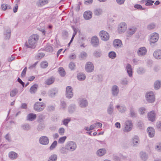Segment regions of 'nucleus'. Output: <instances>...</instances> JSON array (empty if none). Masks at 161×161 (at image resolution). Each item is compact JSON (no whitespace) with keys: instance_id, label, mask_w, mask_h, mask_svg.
<instances>
[{"instance_id":"obj_1","label":"nucleus","mask_w":161,"mask_h":161,"mask_svg":"<svg viewBox=\"0 0 161 161\" xmlns=\"http://www.w3.org/2000/svg\"><path fill=\"white\" fill-rule=\"evenodd\" d=\"M39 39V36L37 34H33L29 38L27 41L25 43L27 48L34 49L36 47Z\"/></svg>"},{"instance_id":"obj_2","label":"nucleus","mask_w":161,"mask_h":161,"mask_svg":"<svg viewBox=\"0 0 161 161\" xmlns=\"http://www.w3.org/2000/svg\"><path fill=\"white\" fill-rule=\"evenodd\" d=\"M46 107V104L43 102H37L34 105V109L37 112L42 111Z\"/></svg>"},{"instance_id":"obj_3","label":"nucleus","mask_w":161,"mask_h":161,"mask_svg":"<svg viewBox=\"0 0 161 161\" xmlns=\"http://www.w3.org/2000/svg\"><path fill=\"white\" fill-rule=\"evenodd\" d=\"M145 97L146 100L149 103H153L155 101V96L153 92H147L145 94Z\"/></svg>"},{"instance_id":"obj_4","label":"nucleus","mask_w":161,"mask_h":161,"mask_svg":"<svg viewBox=\"0 0 161 161\" xmlns=\"http://www.w3.org/2000/svg\"><path fill=\"white\" fill-rule=\"evenodd\" d=\"M76 143L72 141L69 142L66 146V148L70 151H74L76 148Z\"/></svg>"},{"instance_id":"obj_5","label":"nucleus","mask_w":161,"mask_h":161,"mask_svg":"<svg viewBox=\"0 0 161 161\" xmlns=\"http://www.w3.org/2000/svg\"><path fill=\"white\" fill-rule=\"evenodd\" d=\"M99 35L101 39L103 41H106L109 39V34L107 32L103 30L101 31L100 32Z\"/></svg>"},{"instance_id":"obj_6","label":"nucleus","mask_w":161,"mask_h":161,"mask_svg":"<svg viewBox=\"0 0 161 161\" xmlns=\"http://www.w3.org/2000/svg\"><path fill=\"white\" fill-rule=\"evenodd\" d=\"M72 91L73 89L71 86H69L66 87L65 96L67 98L70 99L73 96V93Z\"/></svg>"},{"instance_id":"obj_7","label":"nucleus","mask_w":161,"mask_h":161,"mask_svg":"<svg viewBox=\"0 0 161 161\" xmlns=\"http://www.w3.org/2000/svg\"><path fill=\"white\" fill-rule=\"evenodd\" d=\"M127 29V25L125 22L120 23L118 26V30L119 33L124 32Z\"/></svg>"},{"instance_id":"obj_8","label":"nucleus","mask_w":161,"mask_h":161,"mask_svg":"<svg viewBox=\"0 0 161 161\" xmlns=\"http://www.w3.org/2000/svg\"><path fill=\"white\" fill-rule=\"evenodd\" d=\"M39 142L40 143L43 145H47L49 143V139L48 137L46 136H42L40 137L39 138Z\"/></svg>"},{"instance_id":"obj_9","label":"nucleus","mask_w":161,"mask_h":161,"mask_svg":"<svg viewBox=\"0 0 161 161\" xmlns=\"http://www.w3.org/2000/svg\"><path fill=\"white\" fill-rule=\"evenodd\" d=\"M79 106L82 108L86 107L88 105L87 101L85 98H79L78 100Z\"/></svg>"},{"instance_id":"obj_10","label":"nucleus","mask_w":161,"mask_h":161,"mask_svg":"<svg viewBox=\"0 0 161 161\" xmlns=\"http://www.w3.org/2000/svg\"><path fill=\"white\" fill-rule=\"evenodd\" d=\"M147 52V50L145 47H142L139 48L137 53L139 56L142 57L145 55Z\"/></svg>"},{"instance_id":"obj_11","label":"nucleus","mask_w":161,"mask_h":161,"mask_svg":"<svg viewBox=\"0 0 161 161\" xmlns=\"http://www.w3.org/2000/svg\"><path fill=\"white\" fill-rule=\"evenodd\" d=\"M125 126L124 130L125 132H128L132 129V123L131 120H129L125 122Z\"/></svg>"},{"instance_id":"obj_12","label":"nucleus","mask_w":161,"mask_h":161,"mask_svg":"<svg viewBox=\"0 0 161 161\" xmlns=\"http://www.w3.org/2000/svg\"><path fill=\"white\" fill-rule=\"evenodd\" d=\"M11 31L10 28L5 27L4 28V35L5 39H9L11 36Z\"/></svg>"},{"instance_id":"obj_13","label":"nucleus","mask_w":161,"mask_h":161,"mask_svg":"<svg viewBox=\"0 0 161 161\" xmlns=\"http://www.w3.org/2000/svg\"><path fill=\"white\" fill-rule=\"evenodd\" d=\"M85 69L87 72H91L94 70V67L91 62H88L86 65Z\"/></svg>"},{"instance_id":"obj_14","label":"nucleus","mask_w":161,"mask_h":161,"mask_svg":"<svg viewBox=\"0 0 161 161\" xmlns=\"http://www.w3.org/2000/svg\"><path fill=\"white\" fill-rule=\"evenodd\" d=\"M91 44L94 47H97L99 45V41L98 37L94 36L91 39Z\"/></svg>"},{"instance_id":"obj_15","label":"nucleus","mask_w":161,"mask_h":161,"mask_svg":"<svg viewBox=\"0 0 161 161\" xmlns=\"http://www.w3.org/2000/svg\"><path fill=\"white\" fill-rule=\"evenodd\" d=\"M111 92L113 96H117L119 92L118 87L116 85L113 86L111 88Z\"/></svg>"},{"instance_id":"obj_16","label":"nucleus","mask_w":161,"mask_h":161,"mask_svg":"<svg viewBox=\"0 0 161 161\" xmlns=\"http://www.w3.org/2000/svg\"><path fill=\"white\" fill-rule=\"evenodd\" d=\"M58 92V89L56 88H52L49 90L48 95L49 96L53 97L55 96L56 94Z\"/></svg>"},{"instance_id":"obj_17","label":"nucleus","mask_w":161,"mask_h":161,"mask_svg":"<svg viewBox=\"0 0 161 161\" xmlns=\"http://www.w3.org/2000/svg\"><path fill=\"white\" fill-rule=\"evenodd\" d=\"M158 34L156 33H154L153 35L151 36L150 39V44L154 43L158 41Z\"/></svg>"},{"instance_id":"obj_18","label":"nucleus","mask_w":161,"mask_h":161,"mask_svg":"<svg viewBox=\"0 0 161 161\" xmlns=\"http://www.w3.org/2000/svg\"><path fill=\"white\" fill-rule=\"evenodd\" d=\"M136 31V28L134 27L129 28L126 32V37L127 39H128V38L130 37L133 35Z\"/></svg>"},{"instance_id":"obj_19","label":"nucleus","mask_w":161,"mask_h":161,"mask_svg":"<svg viewBox=\"0 0 161 161\" xmlns=\"http://www.w3.org/2000/svg\"><path fill=\"white\" fill-rule=\"evenodd\" d=\"M125 68L129 77H132L133 75V72L132 70L131 65L129 64H127L125 67Z\"/></svg>"},{"instance_id":"obj_20","label":"nucleus","mask_w":161,"mask_h":161,"mask_svg":"<svg viewBox=\"0 0 161 161\" xmlns=\"http://www.w3.org/2000/svg\"><path fill=\"white\" fill-rule=\"evenodd\" d=\"M156 114L154 111H151L148 113V118L149 120L153 122L155 120Z\"/></svg>"},{"instance_id":"obj_21","label":"nucleus","mask_w":161,"mask_h":161,"mask_svg":"<svg viewBox=\"0 0 161 161\" xmlns=\"http://www.w3.org/2000/svg\"><path fill=\"white\" fill-rule=\"evenodd\" d=\"M113 44L114 47L116 48L121 47L122 45L121 41L118 39L114 40L113 42Z\"/></svg>"},{"instance_id":"obj_22","label":"nucleus","mask_w":161,"mask_h":161,"mask_svg":"<svg viewBox=\"0 0 161 161\" xmlns=\"http://www.w3.org/2000/svg\"><path fill=\"white\" fill-rule=\"evenodd\" d=\"M153 55L154 57L157 59H161V50H156L153 53Z\"/></svg>"},{"instance_id":"obj_23","label":"nucleus","mask_w":161,"mask_h":161,"mask_svg":"<svg viewBox=\"0 0 161 161\" xmlns=\"http://www.w3.org/2000/svg\"><path fill=\"white\" fill-rule=\"evenodd\" d=\"M36 118V114L33 113H30L28 114L26 117V119L30 121L34 120Z\"/></svg>"},{"instance_id":"obj_24","label":"nucleus","mask_w":161,"mask_h":161,"mask_svg":"<svg viewBox=\"0 0 161 161\" xmlns=\"http://www.w3.org/2000/svg\"><path fill=\"white\" fill-rule=\"evenodd\" d=\"M147 132L150 137H153L155 135L154 129L152 127H148L147 129Z\"/></svg>"},{"instance_id":"obj_25","label":"nucleus","mask_w":161,"mask_h":161,"mask_svg":"<svg viewBox=\"0 0 161 161\" xmlns=\"http://www.w3.org/2000/svg\"><path fill=\"white\" fill-rule=\"evenodd\" d=\"M92 13L90 11H85L83 14L84 18L86 20H89L92 17Z\"/></svg>"},{"instance_id":"obj_26","label":"nucleus","mask_w":161,"mask_h":161,"mask_svg":"<svg viewBox=\"0 0 161 161\" xmlns=\"http://www.w3.org/2000/svg\"><path fill=\"white\" fill-rule=\"evenodd\" d=\"M140 157L141 159L143 161H146L148 158V155L145 152H141L140 153Z\"/></svg>"},{"instance_id":"obj_27","label":"nucleus","mask_w":161,"mask_h":161,"mask_svg":"<svg viewBox=\"0 0 161 161\" xmlns=\"http://www.w3.org/2000/svg\"><path fill=\"white\" fill-rule=\"evenodd\" d=\"M115 107L121 113H124L126 110V108L125 106H120L119 105H117Z\"/></svg>"},{"instance_id":"obj_28","label":"nucleus","mask_w":161,"mask_h":161,"mask_svg":"<svg viewBox=\"0 0 161 161\" xmlns=\"http://www.w3.org/2000/svg\"><path fill=\"white\" fill-rule=\"evenodd\" d=\"M114 111V106L113 102H111L108 107L107 108L108 113L110 115L112 114Z\"/></svg>"},{"instance_id":"obj_29","label":"nucleus","mask_w":161,"mask_h":161,"mask_svg":"<svg viewBox=\"0 0 161 161\" xmlns=\"http://www.w3.org/2000/svg\"><path fill=\"white\" fill-rule=\"evenodd\" d=\"M38 86L37 84H35L32 85L30 89V92L31 94H34L37 91Z\"/></svg>"},{"instance_id":"obj_30","label":"nucleus","mask_w":161,"mask_h":161,"mask_svg":"<svg viewBox=\"0 0 161 161\" xmlns=\"http://www.w3.org/2000/svg\"><path fill=\"white\" fill-rule=\"evenodd\" d=\"M55 78L53 77H51L46 80L45 83L47 85H49L52 84L55 81Z\"/></svg>"},{"instance_id":"obj_31","label":"nucleus","mask_w":161,"mask_h":161,"mask_svg":"<svg viewBox=\"0 0 161 161\" xmlns=\"http://www.w3.org/2000/svg\"><path fill=\"white\" fill-rule=\"evenodd\" d=\"M106 152V151L105 148H102L97 150V153L99 156H101L104 155Z\"/></svg>"},{"instance_id":"obj_32","label":"nucleus","mask_w":161,"mask_h":161,"mask_svg":"<svg viewBox=\"0 0 161 161\" xmlns=\"http://www.w3.org/2000/svg\"><path fill=\"white\" fill-rule=\"evenodd\" d=\"M48 3L47 0H40L37 2L36 4L38 6H42Z\"/></svg>"},{"instance_id":"obj_33","label":"nucleus","mask_w":161,"mask_h":161,"mask_svg":"<svg viewBox=\"0 0 161 161\" xmlns=\"http://www.w3.org/2000/svg\"><path fill=\"white\" fill-rule=\"evenodd\" d=\"M75 104H72L68 107V110L69 113H72L75 111Z\"/></svg>"},{"instance_id":"obj_34","label":"nucleus","mask_w":161,"mask_h":161,"mask_svg":"<svg viewBox=\"0 0 161 161\" xmlns=\"http://www.w3.org/2000/svg\"><path fill=\"white\" fill-rule=\"evenodd\" d=\"M45 118V116L44 115L42 114H40L37 117V121L39 123L42 122Z\"/></svg>"},{"instance_id":"obj_35","label":"nucleus","mask_w":161,"mask_h":161,"mask_svg":"<svg viewBox=\"0 0 161 161\" xmlns=\"http://www.w3.org/2000/svg\"><path fill=\"white\" fill-rule=\"evenodd\" d=\"M86 77L85 75L82 73H79L77 75V79L79 80H83L85 79Z\"/></svg>"},{"instance_id":"obj_36","label":"nucleus","mask_w":161,"mask_h":161,"mask_svg":"<svg viewBox=\"0 0 161 161\" xmlns=\"http://www.w3.org/2000/svg\"><path fill=\"white\" fill-rule=\"evenodd\" d=\"M102 51L100 49H98L95 50L94 52L93 55L97 58H98L101 57L102 55Z\"/></svg>"},{"instance_id":"obj_37","label":"nucleus","mask_w":161,"mask_h":161,"mask_svg":"<svg viewBox=\"0 0 161 161\" xmlns=\"http://www.w3.org/2000/svg\"><path fill=\"white\" fill-rule=\"evenodd\" d=\"M93 12L95 15L98 16L102 13L103 10L101 8H97L95 9Z\"/></svg>"},{"instance_id":"obj_38","label":"nucleus","mask_w":161,"mask_h":161,"mask_svg":"<svg viewBox=\"0 0 161 161\" xmlns=\"http://www.w3.org/2000/svg\"><path fill=\"white\" fill-rule=\"evenodd\" d=\"M8 155L9 157L13 159H15L17 157V153L14 152H10Z\"/></svg>"},{"instance_id":"obj_39","label":"nucleus","mask_w":161,"mask_h":161,"mask_svg":"<svg viewBox=\"0 0 161 161\" xmlns=\"http://www.w3.org/2000/svg\"><path fill=\"white\" fill-rule=\"evenodd\" d=\"M58 72L59 74L62 77L64 76L65 75L66 73L64 69L62 67H60L58 68Z\"/></svg>"},{"instance_id":"obj_40","label":"nucleus","mask_w":161,"mask_h":161,"mask_svg":"<svg viewBox=\"0 0 161 161\" xmlns=\"http://www.w3.org/2000/svg\"><path fill=\"white\" fill-rule=\"evenodd\" d=\"M142 3H146L145 5L146 6H151L154 3V1L151 0H143L141 1Z\"/></svg>"},{"instance_id":"obj_41","label":"nucleus","mask_w":161,"mask_h":161,"mask_svg":"<svg viewBox=\"0 0 161 161\" xmlns=\"http://www.w3.org/2000/svg\"><path fill=\"white\" fill-rule=\"evenodd\" d=\"M133 144L134 146H136L137 145L139 144V137L137 136H135L133 138Z\"/></svg>"},{"instance_id":"obj_42","label":"nucleus","mask_w":161,"mask_h":161,"mask_svg":"<svg viewBox=\"0 0 161 161\" xmlns=\"http://www.w3.org/2000/svg\"><path fill=\"white\" fill-rule=\"evenodd\" d=\"M18 90L17 88H14L12 90L10 93V95L11 97H14L18 93Z\"/></svg>"},{"instance_id":"obj_43","label":"nucleus","mask_w":161,"mask_h":161,"mask_svg":"<svg viewBox=\"0 0 161 161\" xmlns=\"http://www.w3.org/2000/svg\"><path fill=\"white\" fill-rule=\"evenodd\" d=\"M22 129L25 130H28L31 129L30 125L28 124H25L21 125Z\"/></svg>"},{"instance_id":"obj_44","label":"nucleus","mask_w":161,"mask_h":161,"mask_svg":"<svg viewBox=\"0 0 161 161\" xmlns=\"http://www.w3.org/2000/svg\"><path fill=\"white\" fill-rule=\"evenodd\" d=\"M57 159V156L55 154L51 155L47 161H56Z\"/></svg>"},{"instance_id":"obj_45","label":"nucleus","mask_w":161,"mask_h":161,"mask_svg":"<svg viewBox=\"0 0 161 161\" xmlns=\"http://www.w3.org/2000/svg\"><path fill=\"white\" fill-rule=\"evenodd\" d=\"M87 56V54L85 52H81L79 55V58L81 59H84L86 58Z\"/></svg>"},{"instance_id":"obj_46","label":"nucleus","mask_w":161,"mask_h":161,"mask_svg":"<svg viewBox=\"0 0 161 161\" xmlns=\"http://www.w3.org/2000/svg\"><path fill=\"white\" fill-rule=\"evenodd\" d=\"M161 85L160 82L158 80H156L154 84V87L155 89L158 90L159 89Z\"/></svg>"},{"instance_id":"obj_47","label":"nucleus","mask_w":161,"mask_h":161,"mask_svg":"<svg viewBox=\"0 0 161 161\" xmlns=\"http://www.w3.org/2000/svg\"><path fill=\"white\" fill-rule=\"evenodd\" d=\"M130 116L132 117H135L136 116V114L135 113L134 109L132 107L130 108Z\"/></svg>"},{"instance_id":"obj_48","label":"nucleus","mask_w":161,"mask_h":161,"mask_svg":"<svg viewBox=\"0 0 161 161\" xmlns=\"http://www.w3.org/2000/svg\"><path fill=\"white\" fill-rule=\"evenodd\" d=\"M145 72V70L144 68L142 67L138 68L137 70V72L138 74L140 75H142Z\"/></svg>"},{"instance_id":"obj_49","label":"nucleus","mask_w":161,"mask_h":161,"mask_svg":"<svg viewBox=\"0 0 161 161\" xmlns=\"http://www.w3.org/2000/svg\"><path fill=\"white\" fill-rule=\"evenodd\" d=\"M108 56L111 58L114 59L116 57V54L115 52L111 51L109 53Z\"/></svg>"},{"instance_id":"obj_50","label":"nucleus","mask_w":161,"mask_h":161,"mask_svg":"<svg viewBox=\"0 0 161 161\" xmlns=\"http://www.w3.org/2000/svg\"><path fill=\"white\" fill-rule=\"evenodd\" d=\"M2 9L5 10L7 9H11V7L9 5L6 4H3L1 5Z\"/></svg>"},{"instance_id":"obj_51","label":"nucleus","mask_w":161,"mask_h":161,"mask_svg":"<svg viewBox=\"0 0 161 161\" xmlns=\"http://www.w3.org/2000/svg\"><path fill=\"white\" fill-rule=\"evenodd\" d=\"M57 145V142L56 141H54L52 143L51 146L49 147L50 150H53L54 149Z\"/></svg>"},{"instance_id":"obj_52","label":"nucleus","mask_w":161,"mask_h":161,"mask_svg":"<svg viewBox=\"0 0 161 161\" xmlns=\"http://www.w3.org/2000/svg\"><path fill=\"white\" fill-rule=\"evenodd\" d=\"M45 50L46 51L51 52L53 51V48L51 46L48 45L46 46L45 48Z\"/></svg>"},{"instance_id":"obj_53","label":"nucleus","mask_w":161,"mask_h":161,"mask_svg":"<svg viewBox=\"0 0 161 161\" xmlns=\"http://www.w3.org/2000/svg\"><path fill=\"white\" fill-rule=\"evenodd\" d=\"M156 26V24L154 23H152L147 25V28L148 30H152L154 29Z\"/></svg>"},{"instance_id":"obj_54","label":"nucleus","mask_w":161,"mask_h":161,"mask_svg":"<svg viewBox=\"0 0 161 161\" xmlns=\"http://www.w3.org/2000/svg\"><path fill=\"white\" fill-rule=\"evenodd\" d=\"M48 65V63L46 61H44L42 62L41 64V67L42 68H46Z\"/></svg>"},{"instance_id":"obj_55","label":"nucleus","mask_w":161,"mask_h":161,"mask_svg":"<svg viewBox=\"0 0 161 161\" xmlns=\"http://www.w3.org/2000/svg\"><path fill=\"white\" fill-rule=\"evenodd\" d=\"M120 83L123 85H126L128 84V81L127 79L125 78L121 80H120Z\"/></svg>"},{"instance_id":"obj_56","label":"nucleus","mask_w":161,"mask_h":161,"mask_svg":"<svg viewBox=\"0 0 161 161\" xmlns=\"http://www.w3.org/2000/svg\"><path fill=\"white\" fill-rule=\"evenodd\" d=\"M134 7L135 8H136L140 10H143L145 9V8H143L142 6L140 4H135L134 6Z\"/></svg>"},{"instance_id":"obj_57","label":"nucleus","mask_w":161,"mask_h":161,"mask_svg":"<svg viewBox=\"0 0 161 161\" xmlns=\"http://www.w3.org/2000/svg\"><path fill=\"white\" fill-rule=\"evenodd\" d=\"M66 138V136H63L60 137L58 141V142L60 143H63L65 141V140Z\"/></svg>"},{"instance_id":"obj_58","label":"nucleus","mask_w":161,"mask_h":161,"mask_svg":"<svg viewBox=\"0 0 161 161\" xmlns=\"http://www.w3.org/2000/svg\"><path fill=\"white\" fill-rule=\"evenodd\" d=\"M58 131L60 135H63L64 133L65 129L64 128L61 127L59 128Z\"/></svg>"},{"instance_id":"obj_59","label":"nucleus","mask_w":161,"mask_h":161,"mask_svg":"<svg viewBox=\"0 0 161 161\" xmlns=\"http://www.w3.org/2000/svg\"><path fill=\"white\" fill-rule=\"evenodd\" d=\"M71 121L70 119H66L63 121V123L64 125H67L69 122Z\"/></svg>"},{"instance_id":"obj_60","label":"nucleus","mask_w":161,"mask_h":161,"mask_svg":"<svg viewBox=\"0 0 161 161\" xmlns=\"http://www.w3.org/2000/svg\"><path fill=\"white\" fill-rule=\"evenodd\" d=\"M69 67L72 70L74 69L75 67V64L73 62H71L69 64Z\"/></svg>"},{"instance_id":"obj_61","label":"nucleus","mask_w":161,"mask_h":161,"mask_svg":"<svg viewBox=\"0 0 161 161\" xmlns=\"http://www.w3.org/2000/svg\"><path fill=\"white\" fill-rule=\"evenodd\" d=\"M61 107L63 109L66 106V103L64 101H61Z\"/></svg>"},{"instance_id":"obj_62","label":"nucleus","mask_w":161,"mask_h":161,"mask_svg":"<svg viewBox=\"0 0 161 161\" xmlns=\"http://www.w3.org/2000/svg\"><path fill=\"white\" fill-rule=\"evenodd\" d=\"M55 108V107L54 106H49L47 108V110L49 111H53Z\"/></svg>"},{"instance_id":"obj_63","label":"nucleus","mask_w":161,"mask_h":161,"mask_svg":"<svg viewBox=\"0 0 161 161\" xmlns=\"http://www.w3.org/2000/svg\"><path fill=\"white\" fill-rule=\"evenodd\" d=\"M143 122L141 121H139L137 124V126L139 127L140 129L142 128L143 127Z\"/></svg>"},{"instance_id":"obj_64","label":"nucleus","mask_w":161,"mask_h":161,"mask_svg":"<svg viewBox=\"0 0 161 161\" xmlns=\"http://www.w3.org/2000/svg\"><path fill=\"white\" fill-rule=\"evenodd\" d=\"M156 149H157V150L159 151H161V143H159L156 146Z\"/></svg>"}]
</instances>
